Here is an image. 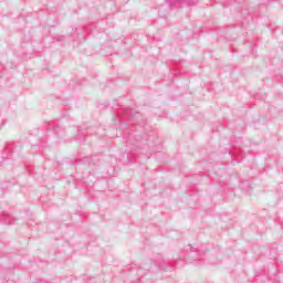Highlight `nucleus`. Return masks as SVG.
<instances>
[{
	"label": "nucleus",
	"instance_id": "f257e3e1",
	"mask_svg": "<svg viewBox=\"0 0 283 283\" xmlns=\"http://www.w3.org/2000/svg\"><path fill=\"white\" fill-rule=\"evenodd\" d=\"M1 220H4V224H12V217H6V218H3V217H1Z\"/></svg>",
	"mask_w": 283,
	"mask_h": 283
},
{
	"label": "nucleus",
	"instance_id": "f03ea898",
	"mask_svg": "<svg viewBox=\"0 0 283 283\" xmlns=\"http://www.w3.org/2000/svg\"><path fill=\"white\" fill-rule=\"evenodd\" d=\"M63 39H64L63 35L57 36V41H63Z\"/></svg>",
	"mask_w": 283,
	"mask_h": 283
}]
</instances>
